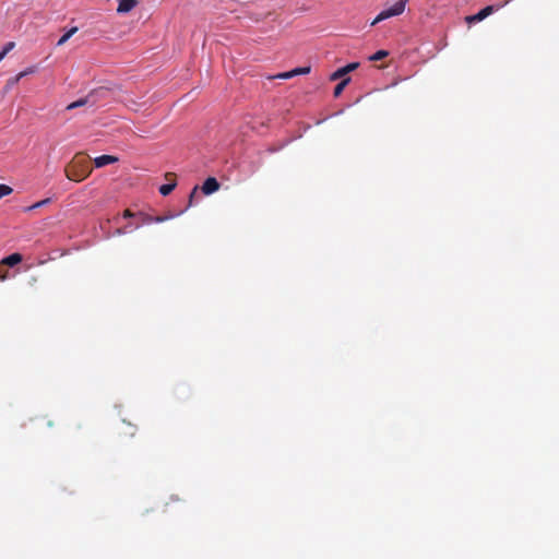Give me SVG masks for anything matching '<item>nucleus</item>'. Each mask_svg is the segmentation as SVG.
<instances>
[{
  "label": "nucleus",
  "instance_id": "1",
  "mask_svg": "<svg viewBox=\"0 0 559 559\" xmlns=\"http://www.w3.org/2000/svg\"><path fill=\"white\" fill-rule=\"evenodd\" d=\"M66 177L75 182L85 180L92 174L90 158L83 153L76 154L64 168Z\"/></svg>",
  "mask_w": 559,
  "mask_h": 559
},
{
  "label": "nucleus",
  "instance_id": "2",
  "mask_svg": "<svg viewBox=\"0 0 559 559\" xmlns=\"http://www.w3.org/2000/svg\"><path fill=\"white\" fill-rule=\"evenodd\" d=\"M407 2L408 0H397L392 7L382 10L373 20L371 25H376L377 23L384 21L389 17L401 15L404 12Z\"/></svg>",
  "mask_w": 559,
  "mask_h": 559
},
{
  "label": "nucleus",
  "instance_id": "3",
  "mask_svg": "<svg viewBox=\"0 0 559 559\" xmlns=\"http://www.w3.org/2000/svg\"><path fill=\"white\" fill-rule=\"evenodd\" d=\"M95 93L96 92H92L87 96H85L83 98H80L79 100H75V102L69 104L67 106V109L68 110H72L74 108L82 107V106H85V105L93 106L95 104Z\"/></svg>",
  "mask_w": 559,
  "mask_h": 559
},
{
  "label": "nucleus",
  "instance_id": "4",
  "mask_svg": "<svg viewBox=\"0 0 559 559\" xmlns=\"http://www.w3.org/2000/svg\"><path fill=\"white\" fill-rule=\"evenodd\" d=\"M165 178H166L167 180H171V182L166 183V185H163V186H160V187H159V193H160L162 195H164V197H166V195L170 194V193L174 191V189L176 188V186H177V182H176V180H175V174H174V173H167V174L165 175Z\"/></svg>",
  "mask_w": 559,
  "mask_h": 559
},
{
  "label": "nucleus",
  "instance_id": "5",
  "mask_svg": "<svg viewBox=\"0 0 559 559\" xmlns=\"http://www.w3.org/2000/svg\"><path fill=\"white\" fill-rule=\"evenodd\" d=\"M219 189V182L214 177H209L202 185V191L209 195L216 192Z\"/></svg>",
  "mask_w": 559,
  "mask_h": 559
},
{
  "label": "nucleus",
  "instance_id": "6",
  "mask_svg": "<svg viewBox=\"0 0 559 559\" xmlns=\"http://www.w3.org/2000/svg\"><path fill=\"white\" fill-rule=\"evenodd\" d=\"M118 162V157L114 155H102L96 158H94V165L97 168L104 167L109 164H114Z\"/></svg>",
  "mask_w": 559,
  "mask_h": 559
},
{
  "label": "nucleus",
  "instance_id": "7",
  "mask_svg": "<svg viewBox=\"0 0 559 559\" xmlns=\"http://www.w3.org/2000/svg\"><path fill=\"white\" fill-rule=\"evenodd\" d=\"M138 5L136 0H119L117 12L120 14L128 13Z\"/></svg>",
  "mask_w": 559,
  "mask_h": 559
},
{
  "label": "nucleus",
  "instance_id": "8",
  "mask_svg": "<svg viewBox=\"0 0 559 559\" xmlns=\"http://www.w3.org/2000/svg\"><path fill=\"white\" fill-rule=\"evenodd\" d=\"M22 255L20 253H12L4 259H2V264L5 266H14L22 261Z\"/></svg>",
  "mask_w": 559,
  "mask_h": 559
},
{
  "label": "nucleus",
  "instance_id": "9",
  "mask_svg": "<svg viewBox=\"0 0 559 559\" xmlns=\"http://www.w3.org/2000/svg\"><path fill=\"white\" fill-rule=\"evenodd\" d=\"M500 5L493 7V5H487L484 9H481L477 14L475 20L483 21L487 16H489L491 13H493L496 10H498Z\"/></svg>",
  "mask_w": 559,
  "mask_h": 559
},
{
  "label": "nucleus",
  "instance_id": "10",
  "mask_svg": "<svg viewBox=\"0 0 559 559\" xmlns=\"http://www.w3.org/2000/svg\"><path fill=\"white\" fill-rule=\"evenodd\" d=\"M76 32H78V27L76 26L70 28L64 35H62L59 38L57 45L58 46L64 45L71 38V36L74 35Z\"/></svg>",
  "mask_w": 559,
  "mask_h": 559
},
{
  "label": "nucleus",
  "instance_id": "11",
  "mask_svg": "<svg viewBox=\"0 0 559 559\" xmlns=\"http://www.w3.org/2000/svg\"><path fill=\"white\" fill-rule=\"evenodd\" d=\"M350 79L349 78H345L343 79L335 87H334V92H333V95L335 97H338L342 92L344 91L345 86L349 83Z\"/></svg>",
  "mask_w": 559,
  "mask_h": 559
},
{
  "label": "nucleus",
  "instance_id": "12",
  "mask_svg": "<svg viewBox=\"0 0 559 559\" xmlns=\"http://www.w3.org/2000/svg\"><path fill=\"white\" fill-rule=\"evenodd\" d=\"M49 202H50V199H44V200H41V201H38V202L34 203V204H33V205H31V206L25 207V209H24V211H25V212H31V211H33V210H35V209H39V207H41V206H44V205L48 204Z\"/></svg>",
  "mask_w": 559,
  "mask_h": 559
},
{
  "label": "nucleus",
  "instance_id": "13",
  "mask_svg": "<svg viewBox=\"0 0 559 559\" xmlns=\"http://www.w3.org/2000/svg\"><path fill=\"white\" fill-rule=\"evenodd\" d=\"M36 71L35 67H29L26 70L20 72L16 76H14V82H19L22 78L32 74Z\"/></svg>",
  "mask_w": 559,
  "mask_h": 559
},
{
  "label": "nucleus",
  "instance_id": "14",
  "mask_svg": "<svg viewBox=\"0 0 559 559\" xmlns=\"http://www.w3.org/2000/svg\"><path fill=\"white\" fill-rule=\"evenodd\" d=\"M346 74L347 73H346L345 69L340 68L331 74L330 79H331V81H336V80L344 78Z\"/></svg>",
  "mask_w": 559,
  "mask_h": 559
},
{
  "label": "nucleus",
  "instance_id": "15",
  "mask_svg": "<svg viewBox=\"0 0 559 559\" xmlns=\"http://www.w3.org/2000/svg\"><path fill=\"white\" fill-rule=\"evenodd\" d=\"M388 55H389V52L386 50H378L369 59L371 61H378V60L384 59Z\"/></svg>",
  "mask_w": 559,
  "mask_h": 559
},
{
  "label": "nucleus",
  "instance_id": "16",
  "mask_svg": "<svg viewBox=\"0 0 559 559\" xmlns=\"http://www.w3.org/2000/svg\"><path fill=\"white\" fill-rule=\"evenodd\" d=\"M138 217L140 218L141 224H152L153 223V216L152 215L139 212L138 213Z\"/></svg>",
  "mask_w": 559,
  "mask_h": 559
},
{
  "label": "nucleus",
  "instance_id": "17",
  "mask_svg": "<svg viewBox=\"0 0 559 559\" xmlns=\"http://www.w3.org/2000/svg\"><path fill=\"white\" fill-rule=\"evenodd\" d=\"M14 46L15 44L13 41L7 43L3 49L0 51V58L3 59L14 48Z\"/></svg>",
  "mask_w": 559,
  "mask_h": 559
},
{
  "label": "nucleus",
  "instance_id": "18",
  "mask_svg": "<svg viewBox=\"0 0 559 559\" xmlns=\"http://www.w3.org/2000/svg\"><path fill=\"white\" fill-rule=\"evenodd\" d=\"M12 191L13 189L10 186L0 183V199L11 194Z\"/></svg>",
  "mask_w": 559,
  "mask_h": 559
},
{
  "label": "nucleus",
  "instance_id": "19",
  "mask_svg": "<svg viewBox=\"0 0 559 559\" xmlns=\"http://www.w3.org/2000/svg\"><path fill=\"white\" fill-rule=\"evenodd\" d=\"M293 75H299V74H308L310 72V67H302V68H295L292 70Z\"/></svg>",
  "mask_w": 559,
  "mask_h": 559
},
{
  "label": "nucleus",
  "instance_id": "20",
  "mask_svg": "<svg viewBox=\"0 0 559 559\" xmlns=\"http://www.w3.org/2000/svg\"><path fill=\"white\" fill-rule=\"evenodd\" d=\"M294 78L293 75V72L292 70L290 71H287V72H283V73H278L274 76H272L271 79H283V80H287V79H292Z\"/></svg>",
  "mask_w": 559,
  "mask_h": 559
},
{
  "label": "nucleus",
  "instance_id": "21",
  "mask_svg": "<svg viewBox=\"0 0 559 559\" xmlns=\"http://www.w3.org/2000/svg\"><path fill=\"white\" fill-rule=\"evenodd\" d=\"M173 217H174V215H171V214L170 215H166V216H153V223H163V222H165L167 219H170Z\"/></svg>",
  "mask_w": 559,
  "mask_h": 559
},
{
  "label": "nucleus",
  "instance_id": "22",
  "mask_svg": "<svg viewBox=\"0 0 559 559\" xmlns=\"http://www.w3.org/2000/svg\"><path fill=\"white\" fill-rule=\"evenodd\" d=\"M8 277V271L5 270V265L0 263V280L4 281Z\"/></svg>",
  "mask_w": 559,
  "mask_h": 559
},
{
  "label": "nucleus",
  "instance_id": "23",
  "mask_svg": "<svg viewBox=\"0 0 559 559\" xmlns=\"http://www.w3.org/2000/svg\"><path fill=\"white\" fill-rule=\"evenodd\" d=\"M123 218L138 217V213H133L131 210L127 209L122 213Z\"/></svg>",
  "mask_w": 559,
  "mask_h": 559
},
{
  "label": "nucleus",
  "instance_id": "24",
  "mask_svg": "<svg viewBox=\"0 0 559 559\" xmlns=\"http://www.w3.org/2000/svg\"><path fill=\"white\" fill-rule=\"evenodd\" d=\"M358 66H359V63L353 62V63H349V64H347V66H345L343 68L345 69L346 73H349L350 71H354L355 69H357Z\"/></svg>",
  "mask_w": 559,
  "mask_h": 559
},
{
  "label": "nucleus",
  "instance_id": "25",
  "mask_svg": "<svg viewBox=\"0 0 559 559\" xmlns=\"http://www.w3.org/2000/svg\"><path fill=\"white\" fill-rule=\"evenodd\" d=\"M475 17H476V14H474V15H468V16H466V19H465V20H466V22H467V23H469V24H471V23H477V22H480L479 20H475Z\"/></svg>",
  "mask_w": 559,
  "mask_h": 559
},
{
  "label": "nucleus",
  "instance_id": "26",
  "mask_svg": "<svg viewBox=\"0 0 559 559\" xmlns=\"http://www.w3.org/2000/svg\"><path fill=\"white\" fill-rule=\"evenodd\" d=\"M139 227H140V225H139V224H138V225H135V226H133L132 224H128L127 226H124V227H123V229H126V233H127V231H131V230H133V229H136V228H139Z\"/></svg>",
  "mask_w": 559,
  "mask_h": 559
},
{
  "label": "nucleus",
  "instance_id": "27",
  "mask_svg": "<svg viewBox=\"0 0 559 559\" xmlns=\"http://www.w3.org/2000/svg\"><path fill=\"white\" fill-rule=\"evenodd\" d=\"M126 233V229L123 228H117L115 231H114V235L115 236H120V235H123Z\"/></svg>",
  "mask_w": 559,
  "mask_h": 559
},
{
  "label": "nucleus",
  "instance_id": "28",
  "mask_svg": "<svg viewBox=\"0 0 559 559\" xmlns=\"http://www.w3.org/2000/svg\"><path fill=\"white\" fill-rule=\"evenodd\" d=\"M197 190H198V187H194L193 190L190 193V198H189L190 199L189 200L190 204L192 203V199H193L194 194L197 193Z\"/></svg>",
  "mask_w": 559,
  "mask_h": 559
},
{
  "label": "nucleus",
  "instance_id": "29",
  "mask_svg": "<svg viewBox=\"0 0 559 559\" xmlns=\"http://www.w3.org/2000/svg\"><path fill=\"white\" fill-rule=\"evenodd\" d=\"M15 83H16V82H14V78H13V79H10V80L8 81V85H10V84H15Z\"/></svg>",
  "mask_w": 559,
  "mask_h": 559
},
{
  "label": "nucleus",
  "instance_id": "30",
  "mask_svg": "<svg viewBox=\"0 0 559 559\" xmlns=\"http://www.w3.org/2000/svg\"><path fill=\"white\" fill-rule=\"evenodd\" d=\"M2 60V58H0V61Z\"/></svg>",
  "mask_w": 559,
  "mask_h": 559
}]
</instances>
